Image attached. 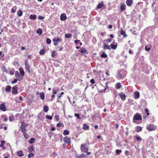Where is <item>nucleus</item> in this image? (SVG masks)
I'll return each instance as SVG.
<instances>
[{
	"mask_svg": "<svg viewBox=\"0 0 158 158\" xmlns=\"http://www.w3.org/2000/svg\"><path fill=\"white\" fill-rule=\"evenodd\" d=\"M141 115L139 113H137L134 115L133 119V122L135 123L139 124L142 122Z\"/></svg>",
	"mask_w": 158,
	"mask_h": 158,
	"instance_id": "obj_1",
	"label": "nucleus"
},
{
	"mask_svg": "<svg viewBox=\"0 0 158 158\" xmlns=\"http://www.w3.org/2000/svg\"><path fill=\"white\" fill-rule=\"evenodd\" d=\"M126 71L123 69H121L118 71L117 75L118 79H121L124 78L126 76Z\"/></svg>",
	"mask_w": 158,
	"mask_h": 158,
	"instance_id": "obj_2",
	"label": "nucleus"
},
{
	"mask_svg": "<svg viewBox=\"0 0 158 158\" xmlns=\"http://www.w3.org/2000/svg\"><path fill=\"white\" fill-rule=\"evenodd\" d=\"M89 145L88 143H85L84 144H82L81 146V151L84 152H87L88 150V146Z\"/></svg>",
	"mask_w": 158,
	"mask_h": 158,
	"instance_id": "obj_3",
	"label": "nucleus"
},
{
	"mask_svg": "<svg viewBox=\"0 0 158 158\" xmlns=\"http://www.w3.org/2000/svg\"><path fill=\"white\" fill-rule=\"evenodd\" d=\"M156 128V126L153 124H149L146 127V129L149 131H152L155 130Z\"/></svg>",
	"mask_w": 158,
	"mask_h": 158,
	"instance_id": "obj_4",
	"label": "nucleus"
},
{
	"mask_svg": "<svg viewBox=\"0 0 158 158\" xmlns=\"http://www.w3.org/2000/svg\"><path fill=\"white\" fill-rule=\"evenodd\" d=\"M54 42V45H57L60 42H61L62 40L60 38H54L52 40Z\"/></svg>",
	"mask_w": 158,
	"mask_h": 158,
	"instance_id": "obj_5",
	"label": "nucleus"
},
{
	"mask_svg": "<svg viewBox=\"0 0 158 158\" xmlns=\"http://www.w3.org/2000/svg\"><path fill=\"white\" fill-rule=\"evenodd\" d=\"M15 76L18 77V80L21 81L23 78V76L20 74L18 71L16 72L15 73Z\"/></svg>",
	"mask_w": 158,
	"mask_h": 158,
	"instance_id": "obj_6",
	"label": "nucleus"
},
{
	"mask_svg": "<svg viewBox=\"0 0 158 158\" xmlns=\"http://www.w3.org/2000/svg\"><path fill=\"white\" fill-rule=\"evenodd\" d=\"M25 68L27 71L28 72L30 73L31 72V71L30 69V66L28 64V61H27V60H26L25 61Z\"/></svg>",
	"mask_w": 158,
	"mask_h": 158,
	"instance_id": "obj_7",
	"label": "nucleus"
},
{
	"mask_svg": "<svg viewBox=\"0 0 158 158\" xmlns=\"http://www.w3.org/2000/svg\"><path fill=\"white\" fill-rule=\"evenodd\" d=\"M117 43L114 42V41L110 45L111 48L113 49H115L117 48Z\"/></svg>",
	"mask_w": 158,
	"mask_h": 158,
	"instance_id": "obj_8",
	"label": "nucleus"
},
{
	"mask_svg": "<svg viewBox=\"0 0 158 158\" xmlns=\"http://www.w3.org/2000/svg\"><path fill=\"white\" fill-rule=\"evenodd\" d=\"M67 17L65 14H61L60 16V19L62 21L65 20L67 19Z\"/></svg>",
	"mask_w": 158,
	"mask_h": 158,
	"instance_id": "obj_9",
	"label": "nucleus"
},
{
	"mask_svg": "<svg viewBox=\"0 0 158 158\" xmlns=\"http://www.w3.org/2000/svg\"><path fill=\"white\" fill-rule=\"evenodd\" d=\"M64 141L66 143L69 144L70 143V139L69 138L66 136L64 138Z\"/></svg>",
	"mask_w": 158,
	"mask_h": 158,
	"instance_id": "obj_10",
	"label": "nucleus"
},
{
	"mask_svg": "<svg viewBox=\"0 0 158 158\" xmlns=\"http://www.w3.org/2000/svg\"><path fill=\"white\" fill-rule=\"evenodd\" d=\"M18 86L15 85L12 87V93L14 94H16L17 93Z\"/></svg>",
	"mask_w": 158,
	"mask_h": 158,
	"instance_id": "obj_11",
	"label": "nucleus"
},
{
	"mask_svg": "<svg viewBox=\"0 0 158 158\" xmlns=\"http://www.w3.org/2000/svg\"><path fill=\"white\" fill-rule=\"evenodd\" d=\"M119 96L120 97L121 100L123 101H124L125 100L126 96L124 93H122L119 94Z\"/></svg>",
	"mask_w": 158,
	"mask_h": 158,
	"instance_id": "obj_12",
	"label": "nucleus"
},
{
	"mask_svg": "<svg viewBox=\"0 0 158 158\" xmlns=\"http://www.w3.org/2000/svg\"><path fill=\"white\" fill-rule=\"evenodd\" d=\"M133 3V0H127L126 1V3L127 6H131L132 5Z\"/></svg>",
	"mask_w": 158,
	"mask_h": 158,
	"instance_id": "obj_13",
	"label": "nucleus"
},
{
	"mask_svg": "<svg viewBox=\"0 0 158 158\" xmlns=\"http://www.w3.org/2000/svg\"><path fill=\"white\" fill-rule=\"evenodd\" d=\"M120 33L121 35H123V38H126L127 36V35L126 34L125 32L124 31H123L122 29H121V31H120Z\"/></svg>",
	"mask_w": 158,
	"mask_h": 158,
	"instance_id": "obj_14",
	"label": "nucleus"
},
{
	"mask_svg": "<svg viewBox=\"0 0 158 158\" xmlns=\"http://www.w3.org/2000/svg\"><path fill=\"white\" fill-rule=\"evenodd\" d=\"M134 98L135 99H138L139 97V92L136 91L134 93Z\"/></svg>",
	"mask_w": 158,
	"mask_h": 158,
	"instance_id": "obj_15",
	"label": "nucleus"
},
{
	"mask_svg": "<svg viewBox=\"0 0 158 158\" xmlns=\"http://www.w3.org/2000/svg\"><path fill=\"white\" fill-rule=\"evenodd\" d=\"M0 109L3 111H4L6 110V108L4 105L3 104H1L0 105Z\"/></svg>",
	"mask_w": 158,
	"mask_h": 158,
	"instance_id": "obj_16",
	"label": "nucleus"
},
{
	"mask_svg": "<svg viewBox=\"0 0 158 158\" xmlns=\"http://www.w3.org/2000/svg\"><path fill=\"white\" fill-rule=\"evenodd\" d=\"M104 6V3L103 1H102L101 2L99 3L98 5L97 8L100 9L102 6Z\"/></svg>",
	"mask_w": 158,
	"mask_h": 158,
	"instance_id": "obj_17",
	"label": "nucleus"
},
{
	"mask_svg": "<svg viewBox=\"0 0 158 158\" xmlns=\"http://www.w3.org/2000/svg\"><path fill=\"white\" fill-rule=\"evenodd\" d=\"M120 9L121 11H123L126 10V6L125 4H123L120 6Z\"/></svg>",
	"mask_w": 158,
	"mask_h": 158,
	"instance_id": "obj_18",
	"label": "nucleus"
},
{
	"mask_svg": "<svg viewBox=\"0 0 158 158\" xmlns=\"http://www.w3.org/2000/svg\"><path fill=\"white\" fill-rule=\"evenodd\" d=\"M110 45H106V44L105 43L103 46V48L104 49H110Z\"/></svg>",
	"mask_w": 158,
	"mask_h": 158,
	"instance_id": "obj_19",
	"label": "nucleus"
},
{
	"mask_svg": "<svg viewBox=\"0 0 158 158\" xmlns=\"http://www.w3.org/2000/svg\"><path fill=\"white\" fill-rule=\"evenodd\" d=\"M17 15L20 17L21 16L23 15V12L21 10H19L17 12Z\"/></svg>",
	"mask_w": 158,
	"mask_h": 158,
	"instance_id": "obj_20",
	"label": "nucleus"
},
{
	"mask_svg": "<svg viewBox=\"0 0 158 158\" xmlns=\"http://www.w3.org/2000/svg\"><path fill=\"white\" fill-rule=\"evenodd\" d=\"M37 16L35 15H30L29 18L31 19H36Z\"/></svg>",
	"mask_w": 158,
	"mask_h": 158,
	"instance_id": "obj_21",
	"label": "nucleus"
},
{
	"mask_svg": "<svg viewBox=\"0 0 158 158\" xmlns=\"http://www.w3.org/2000/svg\"><path fill=\"white\" fill-rule=\"evenodd\" d=\"M19 70L20 72L19 73L24 76V72L23 68H20L19 69Z\"/></svg>",
	"mask_w": 158,
	"mask_h": 158,
	"instance_id": "obj_22",
	"label": "nucleus"
},
{
	"mask_svg": "<svg viewBox=\"0 0 158 158\" xmlns=\"http://www.w3.org/2000/svg\"><path fill=\"white\" fill-rule=\"evenodd\" d=\"M17 9L16 6H15L13 7V8L11 9V12L13 13H14L15 12L16 10Z\"/></svg>",
	"mask_w": 158,
	"mask_h": 158,
	"instance_id": "obj_23",
	"label": "nucleus"
},
{
	"mask_svg": "<svg viewBox=\"0 0 158 158\" xmlns=\"http://www.w3.org/2000/svg\"><path fill=\"white\" fill-rule=\"evenodd\" d=\"M44 111L46 112H47L48 110V107L46 105H44L43 108Z\"/></svg>",
	"mask_w": 158,
	"mask_h": 158,
	"instance_id": "obj_24",
	"label": "nucleus"
},
{
	"mask_svg": "<svg viewBox=\"0 0 158 158\" xmlns=\"http://www.w3.org/2000/svg\"><path fill=\"white\" fill-rule=\"evenodd\" d=\"M21 129L22 132L23 134L26 133V132L27 131V130L25 127L23 126H21Z\"/></svg>",
	"mask_w": 158,
	"mask_h": 158,
	"instance_id": "obj_25",
	"label": "nucleus"
},
{
	"mask_svg": "<svg viewBox=\"0 0 158 158\" xmlns=\"http://www.w3.org/2000/svg\"><path fill=\"white\" fill-rule=\"evenodd\" d=\"M36 33L39 34V35H40L42 33V31L41 28H38L36 31Z\"/></svg>",
	"mask_w": 158,
	"mask_h": 158,
	"instance_id": "obj_26",
	"label": "nucleus"
},
{
	"mask_svg": "<svg viewBox=\"0 0 158 158\" xmlns=\"http://www.w3.org/2000/svg\"><path fill=\"white\" fill-rule=\"evenodd\" d=\"M40 98L42 100L44 99V94L43 93H39Z\"/></svg>",
	"mask_w": 158,
	"mask_h": 158,
	"instance_id": "obj_27",
	"label": "nucleus"
},
{
	"mask_svg": "<svg viewBox=\"0 0 158 158\" xmlns=\"http://www.w3.org/2000/svg\"><path fill=\"white\" fill-rule=\"evenodd\" d=\"M2 118L3 119V121L6 122L7 121V118L6 115H3L2 116Z\"/></svg>",
	"mask_w": 158,
	"mask_h": 158,
	"instance_id": "obj_28",
	"label": "nucleus"
},
{
	"mask_svg": "<svg viewBox=\"0 0 158 158\" xmlns=\"http://www.w3.org/2000/svg\"><path fill=\"white\" fill-rule=\"evenodd\" d=\"M72 36V35L70 33L65 34V37L66 38H71Z\"/></svg>",
	"mask_w": 158,
	"mask_h": 158,
	"instance_id": "obj_29",
	"label": "nucleus"
},
{
	"mask_svg": "<svg viewBox=\"0 0 158 158\" xmlns=\"http://www.w3.org/2000/svg\"><path fill=\"white\" fill-rule=\"evenodd\" d=\"M135 137L136 138V140L138 141H142V138L140 136H135Z\"/></svg>",
	"mask_w": 158,
	"mask_h": 158,
	"instance_id": "obj_30",
	"label": "nucleus"
},
{
	"mask_svg": "<svg viewBox=\"0 0 158 158\" xmlns=\"http://www.w3.org/2000/svg\"><path fill=\"white\" fill-rule=\"evenodd\" d=\"M63 135H69V131L68 130H64L63 132Z\"/></svg>",
	"mask_w": 158,
	"mask_h": 158,
	"instance_id": "obj_31",
	"label": "nucleus"
},
{
	"mask_svg": "<svg viewBox=\"0 0 158 158\" xmlns=\"http://www.w3.org/2000/svg\"><path fill=\"white\" fill-rule=\"evenodd\" d=\"M121 85L120 83H117L116 85V87L117 89H120L121 87Z\"/></svg>",
	"mask_w": 158,
	"mask_h": 158,
	"instance_id": "obj_32",
	"label": "nucleus"
},
{
	"mask_svg": "<svg viewBox=\"0 0 158 158\" xmlns=\"http://www.w3.org/2000/svg\"><path fill=\"white\" fill-rule=\"evenodd\" d=\"M17 154L18 155V156H21L23 155V152L21 150H20L19 152H17Z\"/></svg>",
	"mask_w": 158,
	"mask_h": 158,
	"instance_id": "obj_33",
	"label": "nucleus"
},
{
	"mask_svg": "<svg viewBox=\"0 0 158 158\" xmlns=\"http://www.w3.org/2000/svg\"><path fill=\"white\" fill-rule=\"evenodd\" d=\"M136 131L138 132L142 130V128L139 126H137L136 127Z\"/></svg>",
	"mask_w": 158,
	"mask_h": 158,
	"instance_id": "obj_34",
	"label": "nucleus"
},
{
	"mask_svg": "<svg viewBox=\"0 0 158 158\" xmlns=\"http://www.w3.org/2000/svg\"><path fill=\"white\" fill-rule=\"evenodd\" d=\"M153 140V138L152 137H150L148 138V142H150L151 143L152 142Z\"/></svg>",
	"mask_w": 158,
	"mask_h": 158,
	"instance_id": "obj_35",
	"label": "nucleus"
},
{
	"mask_svg": "<svg viewBox=\"0 0 158 158\" xmlns=\"http://www.w3.org/2000/svg\"><path fill=\"white\" fill-rule=\"evenodd\" d=\"M101 56L102 57L106 58L107 57V55L104 52H103V53L101 55Z\"/></svg>",
	"mask_w": 158,
	"mask_h": 158,
	"instance_id": "obj_36",
	"label": "nucleus"
},
{
	"mask_svg": "<svg viewBox=\"0 0 158 158\" xmlns=\"http://www.w3.org/2000/svg\"><path fill=\"white\" fill-rule=\"evenodd\" d=\"M56 52L55 51H53L52 52L51 54V56L53 58H54L56 56Z\"/></svg>",
	"mask_w": 158,
	"mask_h": 158,
	"instance_id": "obj_37",
	"label": "nucleus"
},
{
	"mask_svg": "<svg viewBox=\"0 0 158 158\" xmlns=\"http://www.w3.org/2000/svg\"><path fill=\"white\" fill-rule=\"evenodd\" d=\"M11 89V87L10 86H7L6 87V91H9Z\"/></svg>",
	"mask_w": 158,
	"mask_h": 158,
	"instance_id": "obj_38",
	"label": "nucleus"
},
{
	"mask_svg": "<svg viewBox=\"0 0 158 158\" xmlns=\"http://www.w3.org/2000/svg\"><path fill=\"white\" fill-rule=\"evenodd\" d=\"M45 50H40V54L41 55H43L45 53Z\"/></svg>",
	"mask_w": 158,
	"mask_h": 158,
	"instance_id": "obj_39",
	"label": "nucleus"
},
{
	"mask_svg": "<svg viewBox=\"0 0 158 158\" xmlns=\"http://www.w3.org/2000/svg\"><path fill=\"white\" fill-rule=\"evenodd\" d=\"M46 118L47 119H49L50 120H52V116H49L48 115H46Z\"/></svg>",
	"mask_w": 158,
	"mask_h": 158,
	"instance_id": "obj_40",
	"label": "nucleus"
},
{
	"mask_svg": "<svg viewBox=\"0 0 158 158\" xmlns=\"http://www.w3.org/2000/svg\"><path fill=\"white\" fill-rule=\"evenodd\" d=\"M107 88H108V86L107 85H106V87L105 88L104 90H100V92H101V93H103V92L105 93V91L106 90V89Z\"/></svg>",
	"mask_w": 158,
	"mask_h": 158,
	"instance_id": "obj_41",
	"label": "nucleus"
},
{
	"mask_svg": "<svg viewBox=\"0 0 158 158\" xmlns=\"http://www.w3.org/2000/svg\"><path fill=\"white\" fill-rule=\"evenodd\" d=\"M58 90L56 89H53L52 90V93L54 94H56Z\"/></svg>",
	"mask_w": 158,
	"mask_h": 158,
	"instance_id": "obj_42",
	"label": "nucleus"
},
{
	"mask_svg": "<svg viewBox=\"0 0 158 158\" xmlns=\"http://www.w3.org/2000/svg\"><path fill=\"white\" fill-rule=\"evenodd\" d=\"M83 128L85 130H87L89 129V127L86 125H84Z\"/></svg>",
	"mask_w": 158,
	"mask_h": 158,
	"instance_id": "obj_43",
	"label": "nucleus"
},
{
	"mask_svg": "<svg viewBox=\"0 0 158 158\" xmlns=\"http://www.w3.org/2000/svg\"><path fill=\"white\" fill-rule=\"evenodd\" d=\"M14 119L13 116L12 115L10 116L9 117V120L10 121H12Z\"/></svg>",
	"mask_w": 158,
	"mask_h": 158,
	"instance_id": "obj_44",
	"label": "nucleus"
},
{
	"mask_svg": "<svg viewBox=\"0 0 158 158\" xmlns=\"http://www.w3.org/2000/svg\"><path fill=\"white\" fill-rule=\"evenodd\" d=\"M35 140V139L34 138H31L29 140V143L31 144L33 143Z\"/></svg>",
	"mask_w": 158,
	"mask_h": 158,
	"instance_id": "obj_45",
	"label": "nucleus"
},
{
	"mask_svg": "<svg viewBox=\"0 0 158 158\" xmlns=\"http://www.w3.org/2000/svg\"><path fill=\"white\" fill-rule=\"evenodd\" d=\"M54 118L57 120V121H59V116L58 115H56L54 117Z\"/></svg>",
	"mask_w": 158,
	"mask_h": 158,
	"instance_id": "obj_46",
	"label": "nucleus"
},
{
	"mask_svg": "<svg viewBox=\"0 0 158 158\" xmlns=\"http://www.w3.org/2000/svg\"><path fill=\"white\" fill-rule=\"evenodd\" d=\"M24 134V137L26 138V139H27L29 138V135H28L26 133H25Z\"/></svg>",
	"mask_w": 158,
	"mask_h": 158,
	"instance_id": "obj_47",
	"label": "nucleus"
},
{
	"mask_svg": "<svg viewBox=\"0 0 158 158\" xmlns=\"http://www.w3.org/2000/svg\"><path fill=\"white\" fill-rule=\"evenodd\" d=\"M122 152L121 150H116V153L117 155H119Z\"/></svg>",
	"mask_w": 158,
	"mask_h": 158,
	"instance_id": "obj_48",
	"label": "nucleus"
},
{
	"mask_svg": "<svg viewBox=\"0 0 158 158\" xmlns=\"http://www.w3.org/2000/svg\"><path fill=\"white\" fill-rule=\"evenodd\" d=\"M86 156V155L84 154H82L81 155L78 156V158H82L83 157H85Z\"/></svg>",
	"mask_w": 158,
	"mask_h": 158,
	"instance_id": "obj_49",
	"label": "nucleus"
},
{
	"mask_svg": "<svg viewBox=\"0 0 158 158\" xmlns=\"http://www.w3.org/2000/svg\"><path fill=\"white\" fill-rule=\"evenodd\" d=\"M46 42L48 44H49L51 43V41L49 38H47L46 39Z\"/></svg>",
	"mask_w": 158,
	"mask_h": 158,
	"instance_id": "obj_50",
	"label": "nucleus"
},
{
	"mask_svg": "<svg viewBox=\"0 0 158 158\" xmlns=\"http://www.w3.org/2000/svg\"><path fill=\"white\" fill-rule=\"evenodd\" d=\"M34 155V154L32 153H30L28 155V158H30L31 157L33 156Z\"/></svg>",
	"mask_w": 158,
	"mask_h": 158,
	"instance_id": "obj_51",
	"label": "nucleus"
},
{
	"mask_svg": "<svg viewBox=\"0 0 158 158\" xmlns=\"http://www.w3.org/2000/svg\"><path fill=\"white\" fill-rule=\"evenodd\" d=\"M75 116L77 117L78 119H80L81 118L80 117V115L78 114H75Z\"/></svg>",
	"mask_w": 158,
	"mask_h": 158,
	"instance_id": "obj_52",
	"label": "nucleus"
},
{
	"mask_svg": "<svg viewBox=\"0 0 158 158\" xmlns=\"http://www.w3.org/2000/svg\"><path fill=\"white\" fill-rule=\"evenodd\" d=\"M76 45H78V44L79 43V42H80V40H75L74 41Z\"/></svg>",
	"mask_w": 158,
	"mask_h": 158,
	"instance_id": "obj_53",
	"label": "nucleus"
},
{
	"mask_svg": "<svg viewBox=\"0 0 158 158\" xmlns=\"http://www.w3.org/2000/svg\"><path fill=\"white\" fill-rule=\"evenodd\" d=\"M18 79H15L13 81H12L11 82L12 84H14L17 82V81Z\"/></svg>",
	"mask_w": 158,
	"mask_h": 158,
	"instance_id": "obj_54",
	"label": "nucleus"
},
{
	"mask_svg": "<svg viewBox=\"0 0 158 158\" xmlns=\"http://www.w3.org/2000/svg\"><path fill=\"white\" fill-rule=\"evenodd\" d=\"M87 50H80L79 52L80 53H85L86 52Z\"/></svg>",
	"mask_w": 158,
	"mask_h": 158,
	"instance_id": "obj_55",
	"label": "nucleus"
},
{
	"mask_svg": "<svg viewBox=\"0 0 158 158\" xmlns=\"http://www.w3.org/2000/svg\"><path fill=\"white\" fill-rule=\"evenodd\" d=\"M145 112H146L147 113V115H149V110L147 108H146L145 110Z\"/></svg>",
	"mask_w": 158,
	"mask_h": 158,
	"instance_id": "obj_56",
	"label": "nucleus"
},
{
	"mask_svg": "<svg viewBox=\"0 0 158 158\" xmlns=\"http://www.w3.org/2000/svg\"><path fill=\"white\" fill-rule=\"evenodd\" d=\"M44 17H42L41 16H39L38 17V18L40 20H43L44 19Z\"/></svg>",
	"mask_w": 158,
	"mask_h": 158,
	"instance_id": "obj_57",
	"label": "nucleus"
},
{
	"mask_svg": "<svg viewBox=\"0 0 158 158\" xmlns=\"http://www.w3.org/2000/svg\"><path fill=\"white\" fill-rule=\"evenodd\" d=\"M62 123L59 122L56 125V126L57 127H60L62 124Z\"/></svg>",
	"mask_w": 158,
	"mask_h": 158,
	"instance_id": "obj_58",
	"label": "nucleus"
},
{
	"mask_svg": "<svg viewBox=\"0 0 158 158\" xmlns=\"http://www.w3.org/2000/svg\"><path fill=\"white\" fill-rule=\"evenodd\" d=\"M90 82L92 84H94L95 82V81L94 79H92L90 81Z\"/></svg>",
	"mask_w": 158,
	"mask_h": 158,
	"instance_id": "obj_59",
	"label": "nucleus"
},
{
	"mask_svg": "<svg viewBox=\"0 0 158 158\" xmlns=\"http://www.w3.org/2000/svg\"><path fill=\"white\" fill-rule=\"evenodd\" d=\"M106 41L108 42H111L112 41V40L110 39H107L106 40Z\"/></svg>",
	"mask_w": 158,
	"mask_h": 158,
	"instance_id": "obj_60",
	"label": "nucleus"
},
{
	"mask_svg": "<svg viewBox=\"0 0 158 158\" xmlns=\"http://www.w3.org/2000/svg\"><path fill=\"white\" fill-rule=\"evenodd\" d=\"M56 129V128L55 127H53L52 128L51 130L52 131H55Z\"/></svg>",
	"mask_w": 158,
	"mask_h": 158,
	"instance_id": "obj_61",
	"label": "nucleus"
},
{
	"mask_svg": "<svg viewBox=\"0 0 158 158\" xmlns=\"http://www.w3.org/2000/svg\"><path fill=\"white\" fill-rule=\"evenodd\" d=\"M129 152L128 151H127V150L125 151V154L128 155L129 154Z\"/></svg>",
	"mask_w": 158,
	"mask_h": 158,
	"instance_id": "obj_62",
	"label": "nucleus"
},
{
	"mask_svg": "<svg viewBox=\"0 0 158 158\" xmlns=\"http://www.w3.org/2000/svg\"><path fill=\"white\" fill-rule=\"evenodd\" d=\"M33 151V148L32 147H31L29 148V151L31 152Z\"/></svg>",
	"mask_w": 158,
	"mask_h": 158,
	"instance_id": "obj_63",
	"label": "nucleus"
},
{
	"mask_svg": "<svg viewBox=\"0 0 158 158\" xmlns=\"http://www.w3.org/2000/svg\"><path fill=\"white\" fill-rule=\"evenodd\" d=\"M55 94H54V95H52V99H51V101H52V99H53V98H55Z\"/></svg>",
	"mask_w": 158,
	"mask_h": 158,
	"instance_id": "obj_64",
	"label": "nucleus"
}]
</instances>
